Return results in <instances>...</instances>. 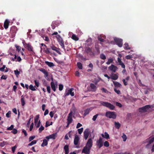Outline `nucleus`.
Segmentation results:
<instances>
[{
	"label": "nucleus",
	"instance_id": "864d4df0",
	"mask_svg": "<svg viewBox=\"0 0 154 154\" xmlns=\"http://www.w3.org/2000/svg\"><path fill=\"white\" fill-rule=\"evenodd\" d=\"M34 82L36 86L37 87H38L39 86V82L38 81H37V80H35Z\"/></svg>",
	"mask_w": 154,
	"mask_h": 154
},
{
	"label": "nucleus",
	"instance_id": "bb28decb",
	"mask_svg": "<svg viewBox=\"0 0 154 154\" xmlns=\"http://www.w3.org/2000/svg\"><path fill=\"white\" fill-rule=\"evenodd\" d=\"M113 61V59L112 58H109L108 59V60L106 62V63L108 65H109V64H110L111 63H112Z\"/></svg>",
	"mask_w": 154,
	"mask_h": 154
},
{
	"label": "nucleus",
	"instance_id": "0eeeda50",
	"mask_svg": "<svg viewBox=\"0 0 154 154\" xmlns=\"http://www.w3.org/2000/svg\"><path fill=\"white\" fill-rule=\"evenodd\" d=\"M84 138L85 140H87L88 138L89 134H90V131L88 129H86L84 132Z\"/></svg>",
	"mask_w": 154,
	"mask_h": 154
},
{
	"label": "nucleus",
	"instance_id": "09e8293b",
	"mask_svg": "<svg viewBox=\"0 0 154 154\" xmlns=\"http://www.w3.org/2000/svg\"><path fill=\"white\" fill-rule=\"evenodd\" d=\"M114 91L117 94H121L120 91L119 90H117L116 88H114Z\"/></svg>",
	"mask_w": 154,
	"mask_h": 154
},
{
	"label": "nucleus",
	"instance_id": "a211bd4d",
	"mask_svg": "<svg viewBox=\"0 0 154 154\" xmlns=\"http://www.w3.org/2000/svg\"><path fill=\"white\" fill-rule=\"evenodd\" d=\"M9 21L8 20H6L4 23V27L5 29H7L8 28L9 25Z\"/></svg>",
	"mask_w": 154,
	"mask_h": 154
},
{
	"label": "nucleus",
	"instance_id": "58836bf2",
	"mask_svg": "<svg viewBox=\"0 0 154 154\" xmlns=\"http://www.w3.org/2000/svg\"><path fill=\"white\" fill-rule=\"evenodd\" d=\"M128 99L132 102L135 101L136 100V99L134 98L131 96H130L128 97Z\"/></svg>",
	"mask_w": 154,
	"mask_h": 154
},
{
	"label": "nucleus",
	"instance_id": "4468645a",
	"mask_svg": "<svg viewBox=\"0 0 154 154\" xmlns=\"http://www.w3.org/2000/svg\"><path fill=\"white\" fill-rule=\"evenodd\" d=\"M17 31V27L15 26H12L10 29L11 32L13 34H15Z\"/></svg>",
	"mask_w": 154,
	"mask_h": 154
},
{
	"label": "nucleus",
	"instance_id": "473e14b6",
	"mask_svg": "<svg viewBox=\"0 0 154 154\" xmlns=\"http://www.w3.org/2000/svg\"><path fill=\"white\" fill-rule=\"evenodd\" d=\"M86 42H89L88 45L89 46L91 44L92 39L91 38H89L87 40Z\"/></svg>",
	"mask_w": 154,
	"mask_h": 154
},
{
	"label": "nucleus",
	"instance_id": "e433bc0d",
	"mask_svg": "<svg viewBox=\"0 0 154 154\" xmlns=\"http://www.w3.org/2000/svg\"><path fill=\"white\" fill-rule=\"evenodd\" d=\"M39 118V115H37L35 117V123L36 124L37 123L38 121Z\"/></svg>",
	"mask_w": 154,
	"mask_h": 154
},
{
	"label": "nucleus",
	"instance_id": "f03ea898",
	"mask_svg": "<svg viewBox=\"0 0 154 154\" xmlns=\"http://www.w3.org/2000/svg\"><path fill=\"white\" fill-rule=\"evenodd\" d=\"M150 108H151V106L147 105L139 108V110L140 112H149L150 110L149 109Z\"/></svg>",
	"mask_w": 154,
	"mask_h": 154
},
{
	"label": "nucleus",
	"instance_id": "338daca9",
	"mask_svg": "<svg viewBox=\"0 0 154 154\" xmlns=\"http://www.w3.org/2000/svg\"><path fill=\"white\" fill-rule=\"evenodd\" d=\"M11 112L10 111H9L6 114V116L8 118H9L10 117V116L9 115L11 114Z\"/></svg>",
	"mask_w": 154,
	"mask_h": 154
},
{
	"label": "nucleus",
	"instance_id": "4d7b16f0",
	"mask_svg": "<svg viewBox=\"0 0 154 154\" xmlns=\"http://www.w3.org/2000/svg\"><path fill=\"white\" fill-rule=\"evenodd\" d=\"M78 67H82V64L80 62H78L77 64Z\"/></svg>",
	"mask_w": 154,
	"mask_h": 154
},
{
	"label": "nucleus",
	"instance_id": "a19ab883",
	"mask_svg": "<svg viewBox=\"0 0 154 154\" xmlns=\"http://www.w3.org/2000/svg\"><path fill=\"white\" fill-rule=\"evenodd\" d=\"M100 57L101 59L103 60H105L106 59V56L103 54H101Z\"/></svg>",
	"mask_w": 154,
	"mask_h": 154
},
{
	"label": "nucleus",
	"instance_id": "79ce46f5",
	"mask_svg": "<svg viewBox=\"0 0 154 154\" xmlns=\"http://www.w3.org/2000/svg\"><path fill=\"white\" fill-rule=\"evenodd\" d=\"M83 128H82L80 129H78V131L79 133L80 134H81L82 133V132L83 131Z\"/></svg>",
	"mask_w": 154,
	"mask_h": 154
},
{
	"label": "nucleus",
	"instance_id": "7ed1b4c3",
	"mask_svg": "<svg viewBox=\"0 0 154 154\" xmlns=\"http://www.w3.org/2000/svg\"><path fill=\"white\" fill-rule=\"evenodd\" d=\"M106 116L109 118H112L113 119H115L116 118V115L114 112H107Z\"/></svg>",
	"mask_w": 154,
	"mask_h": 154
},
{
	"label": "nucleus",
	"instance_id": "20e7f679",
	"mask_svg": "<svg viewBox=\"0 0 154 154\" xmlns=\"http://www.w3.org/2000/svg\"><path fill=\"white\" fill-rule=\"evenodd\" d=\"M114 41L116 43V44L119 47H121L122 46L123 40L122 39L116 38L114 39Z\"/></svg>",
	"mask_w": 154,
	"mask_h": 154
},
{
	"label": "nucleus",
	"instance_id": "4c0bfd02",
	"mask_svg": "<svg viewBox=\"0 0 154 154\" xmlns=\"http://www.w3.org/2000/svg\"><path fill=\"white\" fill-rule=\"evenodd\" d=\"M90 111V109H87L85 111V113H84V115L85 116H86V115L88 114Z\"/></svg>",
	"mask_w": 154,
	"mask_h": 154
},
{
	"label": "nucleus",
	"instance_id": "a18cd8bd",
	"mask_svg": "<svg viewBox=\"0 0 154 154\" xmlns=\"http://www.w3.org/2000/svg\"><path fill=\"white\" fill-rule=\"evenodd\" d=\"M63 88V85L62 84H60L59 85V89L60 91H62Z\"/></svg>",
	"mask_w": 154,
	"mask_h": 154
},
{
	"label": "nucleus",
	"instance_id": "c756f323",
	"mask_svg": "<svg viewBox=\"0 0 154 154\" xmlns=\"http://www.w3.org/2000/svg\"><path fill=\"white\" fill-rule=\"evenodd\" d=\"M72 38L76 41L78 40L79 39V38L75 34H73L72 35Z\"/></svg>",
	"mask_w": 154,
	"mask_h": 154
},
{
	"label": "nucleus",
	"instance_id": "69168bd1",
	"mask_svg": "<svg viewBox=\"0 0 154 154\" xmlns=\"http://www.w3.org/2000/svg\"><path fill=\"white\" fill-rule=\"evenodd\" d=\"M47 91L49 93H50V87L49 86H48L47 88Z\"/></svg>",
	"mask_w": 154,
	"mask_h": 154
},
{
	"label": "nucleus",
	"instance_id": "4be33fe9",
	"mask_svg": "<svg viewBox=\"0 0 154 154\" xmlns=\"http://www.w3.org/2000/svg\"><path fill=\"white\" fill-rule=\"evenodd\" d=\"M91 88V91H95L97 89V87L93 84L91 83L90 85Z\"/></svg>",
	"mask_w": 154,
	"mask_h": 154
},
{
	"label": "nucleus",
	"instance_id": "c9c22d12",
	"mask_svg": "<svg viewBox=\"0 0 154 154\" xmlns=\"http://www.w3.org/2000/svg\"><path fill=\"white\" fill-rule=\"evenodd\" d=\"M14 72L15 74L16 75V76L17 77H18V75H19L20 73V72L18 71L17 69H16V70H15L14 71Z\"/></svg>",
	"mask_w": 154,
	"mask_h": 154
},
{
	"label": "nucleus",
	"instance_id": "b1692460",
	"mask_svg": "<svg viewBox=\"0 0 154 154\" xmlns=\"http://www.w3.org/2000/svg\"><path fill=\"white\" fill-rule=\"evenodd\" d=\"M114 125L115 128L117 129H119L121 126V124L119 122H114Z\"/></svg>",
	"mask_w": 154,
	"mask_h": 154
},
{
	"label": "nucleus",
	"instance_id": "0e129e2a",
	"mask_svg": "<svg viewBox=\"0 0 154 154\" xmlns=\"http://www.w3.org/2000/svg\"><path fill=\"white\" fill-rule=\"evenodd\" d=\"M79 70L75 72V75L76 76L79 77L80 76V73L79 72Z\"/></svg>",
	"mask_w": 154,
	"mask_h": 154
},
{
	"label": "nucleus",
	"instance_id": "6e6d98bb",
	"mask_svg": "<svg viewBox=\"0 0 154 154\" xmlns=\"http://www.w3.org/2000/svg\"><path fill=\"white\" fill-rule=\"evenodd\" d=\"M98 116V114H97L96 115L94 116L93 117L92 120L94 121H95L96 120V119L97 118Z\"/></svg>",
	"mask_w": 154,
	"mask_h": 154
},
{
	"label": "nucleus",
	"instance_id": "39448f33",
	"mask_svg": "<svg viewBox=\"0 0 154 154\" xmlns=\"http://www.w3.org/2000/svg\"><path fill=\"white\" fill-rule=\"evenodd\" d=\"M92 140L91 138H90L88 140L85 147L91 149V148L92 146Z\"/></svg>",
	"mask_w": 154,
	"mask_h": 154
},
{
	"label": "nucleus",
	"instance_id": "5fc2aeb1",
	"mask_svg": "<svg viewBox=\"0 0 154 154\" xmlns=\"http://www.w3.org/2000/svg\"><path fill=\"white\" fill-rule=\"evenodd\" d=\"M35 137V136L30 137L29 138V141L30 142L34 139Z\"/></svg>",
	"mask_w": 154,
	"mask_h": 154
},
{
	"label": "nucleus",
	"instance_id": "052dcab7",
	"mask_svg": "<svg viewBox=\"0 0 154 154\" xmlns=\"http://www.w3.org/2000/svg\"><path fill=\"white\" fill-rule=\"evenodd\" d=\"M51 48L54 51L56 50V49H57V47H55L54 45H52V46H51Z\"/></svg>",
	"mask_w": 154,
	"mask_h": 154
},
{
	"label": "nucleus",
	"instance_id": "412c9836",
	"mask_svg": "<svg viewBox=\"0 0 154 154\" xmlns=\"http://www.w3.org/2000/svg\"><path fill=\"white\" fill-rule=\"evenodd\" d=\"M113 82L116 88H121L122 87V85L118 82L113 81Z\"/></svg>",
	"mask_w": 154,
	"mask_h": 154
},
{
	"label": "nucleus",
	"instance_id": "5701e85b",
	"mask_svg": "<svg viewBox=\"0 0 154 154\" xmlns=\"http://www.w3.org/2000/svg\"><path fill=\"white\" fill-rule=\"evenodd\" d=\"M51 86L52 89L54 91H55L56 90V87L54 84V83L52 82L51 83Z\"/></svg>",
	"mask_w": 154,
	"mask_h": 154
},
{
	"label": "nucleus",
	"instance_id": "6ab92c4d",
	"mask_svg": "<svg viewBox=\"0 0 154 154\" xmlns=\"http://www.w3.org/2000/svg\"><path fill=\"white\" fill-rule=\"evenodd\" d=\"M154 140V137H153L150 139H149H149H147L146 140V142L149 141V143L146 145V147H148L150 144L152 143L153 142Z\"/></svg>",
	"mask_w": 154,
	"mask_h": 154
},
{
	"label": "nucleus",
	"instance_id": "3c124183",
	"mask_svg": "<svg viewBox=\"0 0 154 154\" xmlns=\"http://www.w3.org/2000/svg\"><path fill=\"white\" fill-rule=\"evenodd\" d=\"M59 44L61 46L62 48L65 50V46H64V42Z\"/></svg>",
	"mask_w": 154,
	"mask_h": 154
},
{
	"label": "nucleus",
	"instance_id": "1a4fd4ad",
	"mask_svg": "<svg viewBox=\"0 0 154 154\" xmlns=\"http://www.w3.org/2000/svg\"><path fill=\"white\" fill-rule=\"evenodd\" d=\"M117 60L118 62H117V63L118 65L121 66L122 67H125V65L120 58L118 57L117 58Z\"/></svg>",
	"mask_w": 154,
	"mask_h": 154
},
{
	"label": "nucleus",
	"instance_id": "de8ad7c7",
	"mask_svg": "<svg viewBox=\"0 0 154 154\" xmlns=\"http://www.w3.org/2000/svg\"><path fill=\"white\" fill-rule=\"evenodd\" d=\"M11 132L14 134H15L17 133V131L16 129L15 128H14L13 129V131H11Z\"/></svg>",
	"mask_w": 154,
	"mask_h": 154
},
{
	"label": "nucleus",
	"instance_id": "680f3d73",
	"mask_svg": "<svg viewBox=\"0 0 154 154\" xmlns=\"http://www.w3.org/2000/svg\"><path fill=\"white\" fill-rule=\"evenodd\" d=\"M43 39L45 41L48 42L49 41V38L48 36H45L43 38Z\"/></svg>",
	"mask_w": 154,
	"mask_h": 154
},
{
	"label": "nucleus",
	"instance_id": "e2e57ef3",
	"mask_svg": "<svg viewBox=\"0 0 154 154\" xmlns=\"http://www.w3.org/2000/svg\"><path fill=\"white\" fill-rule=\"evenodd\" d=\"M98 40L100 41L101 42H104V40L101 37H98Z\"/></svg>",
	"mask_w": 154,
	"mask_h": 154
},
{
	"label": "nucleus",
	"instance_id": "aec40b11",
	"mask_svg": "<svg viewBox=\"0 0 154 154\" xmlns=\"http://www.w3.org/2000/svg\"><path fill=\"white\" fill-rule=\"evenodd\" d=\"M56 38L59 44L64 42L63 39L59 35H57V36H56Z\"/></svg>",
	"mask_w": 154,
	"mask_h": 154
},
{
	"label": "nucleus",
	"instance_id": "c03bdc74",
	"mask_svg": "<svg viewBox=\"0 0 154 154\" xmlns=\"http://www.w3.org/2000/svg\"><path fill=\"white\" fill-rule=\"evenodd\" d=\"M104 145L105 146L107 147L109 146V144L108 142L107 141H106L104 142Z\"/></svg>",
	"mask_w": 154,
	"mask_h": 154
},
{
	"label": "nucleus",
	"instance_id": "603ef678",
	"mask_svg": "<svg viewBox=\"0 0 154 154\" xmlns=\"http://www.w3.org/2000/svg\"><path fill=\"white\" fill-rule=\"evenodd\" d=\"M109 69L112 72H115L116 70V68H109Z\"/></svg>",
	"mask_w": 154,
	"mask_h": 154
},
{
	"label": "nucleus",
	"instance_id": "393cba45",
	"mask_svg": "<svg viewBox=\"0 0 154 154\" xmlns=\"http://www.w3.org/2000/svg\"><path fill=\"white\" fill-rule=\"evenodd\" d=\"M45 63L46 64V65H47L50 67H51L54 66V65L53 63L46 61H45Z\"/></svg>",
	"mask_w": 154,
	"mask_h": 154
},
{
	"label": "nucleus",
	"instance_id": "9b49d317",
	"mask_svg": "<svg viewBox=\"0 0 154 154\" xmlns=\"http://www.w3.org/2000/svg\"><path fill=\"white\" fill-rule=\"evenodd\" d=\"M72 112L71 111L69 114L68 115V116L67 120V122H69L70 123H71L72 121Z\"/></svg>",
	"mask_w": 154,
	"mask_h": 154
},
{
	"label": "nucleus",
	"instance_id": "2eb2a0df",
	"mask_svg": "<svg viewBox=\"0 0 154 154\" xmlns=\"http://www.w3.org/2000/svg\"><path fill=\"white\" fill-rule=\"evenodd\" d=\"M38 70L45 74V78L47 77L48 76V73L47 71L45 69H39Z\"/></svg>",
	"mask_w": 154,
	"mask_h": 154
},
{
	"label": "nucleus",
	"instance_id": "7c9ffc66",
	"mask_svg": "<svg viewBox=\"0 0 154 154\" xmlns=\"http://www.w3.org/2000/svg\"><path fill=\"white\" fill-rule=\"evenodd\" d=\"M85 51L87 53H89L91 51V48L89 47H87L85 49Z\"/></svg>",
	"mask_w": 154,
	"mask_h": 154
},
{
	"label": "nucleus",
	"instance_id": "37998d69",
	"mask_svg": "<svg viewBox=\"0 0 154 154\" xmlns=\"http://www.w3.org/2000/svg\"><path fill=\"white\" fill-rule=\"evenodd\" d=\"M104 136L105 138L107 139L109 138V135L106 132H105Z\"/></svg>",
	"mask_w": 154,
	"mask_h": 154
},
{
	"label": "nucleus",
	"instance_id": "49530a36",
	"mask_svg": "<svg viewBox=\"0 0 154 154\" xmlns=\"http://www.w3.org/2000/svg\"><path fill=\"white\" fill-rule=\"evenodd\" d=\"M16 48V50L18 52H19L21 49V47L19 46L15 45Z\"/></svg>",
	"mask_w": 154,
	"mask_h": 154
},
{
	"label": "nucleus",
	"instance_id": "8fccbe9b",
	"mask_svg": "<svg viewBox=\"0 0 154 154\" xmlns=\"http://www.w3.org/2000/svg\"><path fill=\"white\" fill-rule=\"evenodd\" d=\"M14 126L13 125H11L10 127L8 128L7 129L8 130H11L13 129Z\"/></svg>",
	"mask_w": 154,
	"mask_h": 154
},
{
	"label": "nucleus",
	"instance_id": "6e6552de",
	"mask_svg": "<svg viewBox=\"0 0 154 154\" xmlns=\"http://www.w3.org/2000/svg\"><path fill=\"white\" fill-rule=\"evenodd\" d=\"M91 149L85 146L82 149V152L85 154H89Z\"/></svg>",
	"mask_w": 154,
	"mask_h": 154
},
{
	"label": "nucleus",
	"instance_id": "13d9d810",
	"mask_svg": "<svg viewBox=\"0 0 154 154\" xmlns=\"http://www.w3.org/2000/svg\"><path fill=\"white\" fill-rule=\"evenodd\" d=\"M115 103L117 106L119 107H122V105L120 103L118 102H115Z\"/></svg>",
	"mask_w": 154,
	"mask_h": 154
},
{
	"label": "nucleus",
	"instance_id": "dca6fc26",
	"mask_svg": "<svg viewBox=\"0 0 154 154\" xmlns=\"http://www.w3.org/2000/svg\"><path fill=\"white\" fill-rule=\"evenodd\" d=\"M26 47L27 49L29 51L33 52V48L31 45L29 44H26Z\"/></svg>",
	"mask_w": 154,
	"mask_h": 154
},
{
	"label": "nucleus",
	"instance_id": "a878e982",
	"mask_svg": "<svg viewBox=\"0 0 154 154\" xmlns=\"http://www.w3.org/2000/svg\"><path fill=\"white\" fill-rule=\"evenodd\" d=\"M118 78V76L116 74H113L110 78L113 80H116Z\"/></svg>",
	"mask_w": 154,
	"mask_h": 154
},
{
	"label": "nucleus",
	"instance_id": "bf43d9fd",
	"mask_svg": "<svg viewBox=\"0 0 154 154\" xmlns=\"http://www.w3.org/2000/svg\"><path fill=\"white\" fill-rule=\"evenodd\" d=\"M44 129V127L42 126H41L39 128V132L40 133H41V132Z\"/></svg>",
	"mask_w": 154,
	"mask_h": 154
},
{
	"label": "nucleus",
	"instance_id": "ea45409f",
	"mask_svg": "<svg viewBox=\"0 0 154 154\" xmlns=\"http://www.w3.org/2000/svg\"><path fill=\"white\" fill-rule=\"evenodd\" d=\"M122 137L123 139V141H125L127 139L126 135L124 134H123V135L122 136Z\"/></svg>",
	"mask_w": 154,
	"mask_h": 154
},
{
	"label": "nucleus",
	"instance_id": "f257e3e1",
	"mask_svg": "<svg viewBox=\"0 0 154 154\" xmlns=\"http://www.w3.org/2000/svg\"><path fill=\"white\" fill-rule=\"evenodd\" d=\"M100 103L101 105L108 107L111 110H113L115 108V106L109 103L103 101H100Z\"/></svg>",
	"mask_w": 154,
	"mask_h": 154
},
{
	"label": "nucleus",
	"instance_id": "ddd939ff",
	"mask_svg": "<svg viewBox=\"0 0 154 154\" xmlns=\"http://www.w3.org/2000/svg\"><path fill=\"white\" fill-rule=\"evenodd\" d=\"M79 140V139L78 136L75 134L74 140V143L75 145H76L78 144Z\"/></svg>",
	"mask_w": 154,
	"mask_h": 154
},
{
	"label": "nucleus",
	"instance_id": "72a5a7b5",
	"mask_svg": "<svg viewBox=\"0 0 154 154\" xmlns=\"http://www.w3.org/2000/svg\"><path fill=\"white\" fill-rule=\"evenodd\" d=\"M35 87H34L32 85H30L29 86V88L32 91H34L36 90Z\"/></svg>",
	"mask_w": 154,
	"mask_h": 154
},
{
	"label": "nucleus",
	"instance_id": "423d86ee",
	"mask_svg": "<svg viewBox=\"0 0 154 154\" xmlns=\"http://www.w3.org/2000/svg\"><path fill=\"white\" fill-rule=\"evenodd\" d=\"M103 139L100 137L99 139L97 141V145L99 147V148H100L103 146Z\"/></svg>",
	"mask_w": 154,
	"mask_h": 154
},
{
	"label": "nucleus",
	"instance_id": "f3484780",
	"mask_svg": "<svg viewBox=\"0 0 154 154\" xmlns=\"http://www.w3.org/2000/svg\"><path fill=\"white\" fill-rule=\"evenodd\" d=\"M41 50L43 49L44 52L47 54H49L51 53V52L49 50V49L48 48H47V47L46 48L45 47L42 48L41 47Z\"/></svg>",
	"mask_w": 154,
	"mask_h": 154
},
{
	"label": "nucleus",
	"instance_id": "9d476101",
	"mask_svg": "<svg viewBox=\"0 0 154 154\" xmlns=\"http://www.w3.org/2000/svg\"><path fill=\"white\" fill-rule=\"evenodd\" d=\"M73 90L74 89L73 88H71L68 90L67 92L65 94V96H68L69 94H70L72 96H74V93L73 92H72Z\"/></svg>",
	"mask_w": 154,
	"mask_h": 154
},
{
	"label": "nucleus",
	"instance_id": "f8f14e48",
	"mask_svg": "<svg viewBox=\"0 0 154 154\" xmlns=\"http://www.w3.org/2000/svg\"><path fill=\"white\" fill-rule=\"evenodd\" d=\"M57 135V133H54L51 135L48 136H47L46 137V138L48 139V140L49 139H55L56 138V137Z\"/></svg>",
	"mask_w": 154,
	"mask_h": 154
},
{
	"label": "nucleus",
	"instance_id": "2f4dec72",
	"mask_svg": "<svg viewBox=\"0 0 154 154\" xmlns=\"http://www.w3.org/2000/svg\"><path fill=\"white\" fill-rule=\"evenodd\" d=\"M21 104L22 106H24L25 104V102L24 99V97L23 96H21Z\"/></svg>",
	"mask_w": 154,
	"mask_h": 154
},
{
	"label": "nucleus",
	"instance_id": "c85d7f7f",
	"mask_svg": "<svg viewBox=\"0 0 154 154\" xmlns=\"http://www.w3.org/2000/svg\"><path fill=\"white\" fill-rule=\"evenodd\" d=\"M124 49L125 50H128L130 49V47L129 46V45L127 43H125L124 44Z\"/></svg>",
	"mask_w": 154,
	"mask_h": 154
},
{
	"label": "nucleus",
	"instance_id": "cd10ccee",
	"mask_svg": "<svg viewBox=\"0 0 154 154\" xmlns=\"http://www.w3.org/2000/svg\"><path fill=\"white\" fill-rule=\"evenodd\" d=\"M48 144V142L46 139H44L43 140V142L41 145L42 146H47Z\"/></svg>",
	"mask_w": 154,
	"mask_h": 154
},
{
	"label": "nucleus",
	"instance_id": "774afa93",
	"mask_svg": "<svg viewBox=\"0 0 154 154\" xmlns=\"http://www.w3.org/2000/svg\"><path fill=\"white\" fill-rule=\"evenodd\" d=\"M132 57V56L130 55H127L125 57L127 59H129Z\"/></svg>",
	"mask_w": 154,
	"mask_h": 154
},
{
	"label": "nucleus",
	"instance_id": "f704fd0d",
	"mask_svg": "<svg viewBox=\"0 0 154 154\" xmlns=\"http://www.w3.org/2000/svg\"><path fill=\"white\" fill-rule=\"evenodd\" d=\"M37 141L36 140H34L33 141H32L31 143H30L29 144H28V145L29 146H32L36 143Z\"/></svg>",
	"mask_w": 154,
	"mask_h": 154
}]
</instances>
